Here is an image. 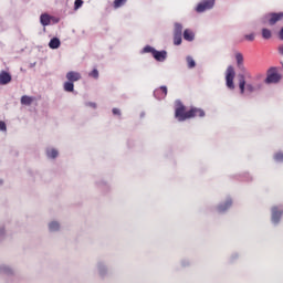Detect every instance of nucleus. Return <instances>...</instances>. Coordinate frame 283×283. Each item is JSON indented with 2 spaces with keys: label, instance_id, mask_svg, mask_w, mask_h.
Returning a JSON list of instances; mask_svg holds the SVG:
<instances>
[{
  "label": "nucleus",
  "instance_id": "1",
  "mask_svg": "<svg viewBox=\"0 0 283 283\" xmlns=\"http://www.w3.org/2000/svg\"><path fill=\"white\" fill-rule=\"evenodd\" d=\"M176 109H175V117L179 122L188 120V118H193V113L196 109H189L186 112V106L181 103V101L177 99L176 101Z\"/></svg>",
  "mask_w": 283,
  "mask_h": 283
},
{
  "label": "nucleus",
  "instance_id": "2",
  "mask_svg": "<svg viewBox=\"0 0 283 283\" xmlns=\"http://www.w3.org/2000/svg\"><path fill=\"white\" fill-rule=\"evenodd\" d=\"M234 77H235L234 67L232 65H229L226 70V85L228 88L233 90L235 87L233 82Z\"/></svg>",
  "mask_w": 283,
  "mask_h": 283
},
{
  "label": "nucleus",
  "instance_id": "3",
  "mask_svg": "<svg viewBox=\"0 0 283 283\" xmlns=\"http://www.w3.org/2000/svg\"><path fill=\"white\" fill-rule=\"evenodd\" d=\"M281 78H282V76H281V74L277 73V69L271 67L268 71L265 83L266 84L279 83L281 81Z\"/></svg>",
  "mask_w": 283,
  "mask_h": 283
},
{
  "label": "nucleus",
  "instance_id": "4",
  "mask_svg": "<svg viewBox=\"0 0 283 283\" xmlns=\"http://www.w3.org/2000/svg\"><path fill=\"white\" fill-rule=\"evenodd\" d=\"M283 217V209L279 210V207L274 206L271 208V223L279 226Z\"/></svg>",
  "mask_w": 283,
  "mask_h": 283
},
{
  "label": "nucleus",
  "instance_id": "5",
  "mask_svg": "<svg viewBox=\"0 0 283 283\" xmlns=\"http://www.w3.org/2000/svg\"><path fill=\"white\" fill-rule=\"evenodd\" d=\"M214 4L216 0H203L199 4H197L196 11L199 13L205 12L207 10L213 9Z\"/></svg>",
  "mask_w": 283,
  "mask_h": 283
},
{
  "label": "nucleus",
  "instance_id": "6",
  "mask_svg": "<svg viewBox=\"0 0 283 283\" xmlns=\"http://www.w3.org/2000/svg\"><path fill=\"white\" fill-rule=\"evenodd\" d=\"M233 205L232 198H227L223 202L217 206V212L220 214L226 213Z\"/></svg>",
  "mask_w": 283,
  "mask_h": 283
},
{
  "label": "nucleus",
  "instance_id": "7",
  "mask_svg": "<svg viewBox=\"0 0 283 283\" xmlns=\"http://www.w3.org/2000/svg\"><path fill=\"white\" fill-rule=\"evenodd\" d=\"M95 268L97 269V274H99V277L105 279L108 275V268L105 261H97V264H95Z\"/></svg>",
  "mask_w": 283,
  "mask_h": 283
},
{
  "label": "nucleus",
  "instance_id": "8",
  "mask_svg": "<svg viewBox=\"0 0 283 283\" xmlns=\"http://www.w3.org/2000/svg\"><path fill=\"white\" fill-rule=\"evenodd\" d=\"M0 275H4L7 277H14L15 271L14 269L9 264H0Z\"/></svg>",
  "mask_w": 283,
  "mask_h": 283
},
{
  "label": "nucleus",
  "instance_id": "9",
  "mask_svg": "<svg viewBox=\"0 0 283 283\" xmlns=\"http://www.w3.org/2000/svg\"><path fill=\"white\" fill-rule=\"evenodd\" d=\"M48 229L51 234H55L62 230V224L57 220H52L48 223Z\"/></svg>",
  "mask_w": 283,
  "mask_h": 283
},
{
  "label": "nucleus",
  "instance_id": "10",
  "mask_svg": "<svg viewBox=\"0 0 283 283\" xmlns=\"http://www.w3.org/2000/svg\"><path fill=\"white\" fill-rule=\"evenodd\" d=\"M12 81V75L7 71L0 73V85H7Z\"/></svg>",
  "mask_w": 283,
  "mask_h": 283
},
{
  "label": "nucleus",
  "instance_id": "11",
  "mask_svg": "<svg viewBox=\"0 0 283 283\" xmlns=\"http://www.w3.org/2000/svg\"><path fill=\"white\" fill-rule=\"evenodd\" d=\"M271 18L269 19V24L270 25H274L276 24V22H279L280 20L283 19V12H279V13H270Z\"/></svg>",
  "mask_w": 283,
  "mask_h": 283
},
{
  "label": "nucleus",
  "instance_id": "12",
  "mask_svg": "<svg viewBox=\"0 0 283 283\" xmlns=\"http://www.w3.org/2000/svg\"><path fill=\"white\" fill-rule=\"evenodd\" d=\"M153 57H155V60L159 61V62H164L167 59V51L161 50V51H157L155 50Z\"/></svg>",
  "mask_w": 283,
  "mask_h": 283
},
{
  "label": "nucleus",
  "instance_id": "13",
  "mask_svg": "<svg viewBox=\"0 0 283 283\" xmlns=\"http://www.w3.org/2000/svg\"><path fill=\"white\" fill-rule=\"evenodd\" d=\"M95 185H97V187H99V190H102L104 192H108L111 190V185L108 184V181H106L104 179L97 180V182H95Z\"/></svg>",
  "mask_w": 283,
  "mask_h": 283
},
{
  "label": "nucleus",
  "instance_id": "14",
  "mask_svg": "<svg viewBox=\"0 0 283 283\" xmlns=\"http://www.w3.org/2000/svg\"><path fill=\"white\" fill-rule=\"evenodd\" d=\"M235 61H237V66L240 71H245V66L243 64L244 57L242 53H235Z\"/></svg>",
  "mask_w": 283,
  "mask_h": 283
},
{
  "label": "nucleus",
  "instance_id": "15",
  "mask_svg": "<svg viewBox=\"0 0 283 283\" xmlns=\"http://www.w3.org/2000/svg\"><path fill=\"white\" fill-rule=\"evenodd\" d=\"M66 78L70 81V82H76V81H80L82 78L81 74L78 72H74V71H71L66 74Z\"/></svg>",
  "mask_w": 283,
  "mask_h": 283
},
{
  "label": "nucleus",
  "instance_id": "16",
  "mask_svg": "<svg viewBox=\"0 0 283 283\" xmlns=\"http://www.w3.org/2000/svg\"><path fill=\"white\" fill-rule=\"evenodd\" d=\"M238 78H239L240 93L244 94V92H245V84H247L245 76H244V74H239Z\"/></svg>",
  "mask_w": 283,
  "mask_h": 283
},
{
  "label": "nucleus",
  "instance_id": "17",
  "mask_svg": "<svg viewBox=\"0 0 283 283\" xmlns=\"http://www.w3.org/2000/svg\"><path fill=\"white\" fill-rule=\"evenodd\" d=\"M46 156L50 160H55V158L59 156V150L56 148H48Z\"/></svg>",
  "mask_w": 283,
  "mask_h": 283
},
{
  "label": "nucleus",
  "instance_id": "18",
  "mask_svg": "<svg viewBox=\"0 0 283 283\" xmlns=\"http://www.w3.org/2000/svg\"><path fill=\"white\" fill-rule=\"evenodd\" d=\"M33 101H34V97H32V96L23 95V96L21 97V104H22V105H28V106H30V105H32Z\"/></svg>",
  "mask_w": 283,
  "mask_h": 283
},
{
  "label": "nucleus",
  "instance_id": "19",
  "mask_svg": "<svg viewBox=\"0 0 283 283\" xmlns=\"http://www.w3.org/2000/svg\"><path fill=\"white\" fill-rule=\"evenodd\" d=\"M190 109H196L192 113V118H196V116H199V118H203V116H206V113L202 108L191 107Z\"/></svg>",
  "mask_w": 283,
  "mask_h": 283
},
{
  "label": "nucleus",
  "instance_id": "20",
  "mask_svg": "<svg viewBox=\"0 0 283 283\" xmlns=\"http://www.w3.org/2000/svg\"><path fill=\"white\" fill-rule=\"evenodd\" d=\"M182 29H184L182 24L176 22L174 24V35H182Z\"/></svg>",
  "mask_w": 283,
  "mask_h": 283
},
{
  "label": "nucleus",
  "instance_id": "21",
  "mask_svg": "<svg viewBox=\"0 0 283 283\" xmlns=\"http://www.w3.org/2000/svg\"><path fill=\"white\" fill-rule=\"evenodd\" d=\"M182 36L186 41H189V42L195 40V34L190 32L188 29L184 31Z\"/></svg>",
  "mask_w": 283,
  "mask_h": 283
},
{
  "label": "nucleus",
  "instance_id": "22",
  "mask_svg": "<svg viewBox=\"0 0 283 283\" xmlns=\"http://www.w3.org/2000/svg\"><path fill=\"white\" fill-rule=\"evenodd\" d=\"M50 48L55 50V49H59L60 45H61V41L59 38H53L50 43H49Z\"/></svg>",
  "mask_w": 283,
  "mask_h": 283
},
{
  "label": "nucleus",
  "instance_id": "23",
  "mask_svg": "<svg viewBox=\"0 0 283 283\" xmlns=\"http://www.w3.org/2000/svg\"><path fill=\"white\" fill-rule=\"evenodd\" d=\"M41 23L46 27L51 23V17L48 13H44L40 18Z\"/></svg>",
  "mask_w": 283,
  "mask_h": 283
},
{
  "label": "nucleus",
  "instance_id": "24",
  "mask_svg": "<svg viewBox=\"0 0 283 283\" xmlns=\"http://www.w3.org/2000/svg\"><path fill=\"white\" fill-rule=\"evenodd\" d=\"M262 38L265 40H270L272 38V31L270 29L263 28L261 30Z\"/></svg>",
  "mask_w": 283,
  "mask_h": 283
},
{
  "label": "nucleus",
  "instance_id": "25",
  "mask_svg": "<svg viewBox=\"0 0 283 283\" xmlns=\"http://www.w3.org/2000/svg\"><path fill=\"white\" fill-rule=\"evenodd\" d=\"M186 61H187V66H188V69H193V67H196V61L193 60L192 56H187V57H186Z\"/></svg>",
  "mask_w": 283,
  "mask_h": 283
},
{
  "label": "nucleus",
  "instance_id": "26",
  "mask_svg": "<svg viewBox=\"0 0 283 283\" xmlns=\"http://www.w3.org/2000/svg\"><path fill=\"white\" fill-rule=\"evenodd\" d=\"M64 90H65L66 92H73V91H74V83L71 82V81L65 82V84H64Z\"/></svg>",
  "mask_w": 283,
  "mask_h": 283
},
{
  "label": "nucleus",
  "instance_id": "27",
  "mask_svg": "<svg viewBox=\"0 0 283 283\" xmlns=\"http://www.w3.org/2000/svg\"><path fill=\"white\" fill-rule=\"evenodd\" d=\"M126 2H127V0H115V2H113V7L115 9H118V8L123 7Z\"/></svg>",
  "mask_w": 283,
  "mask_h": 283
},
{
  "label": "nucleus",
  "instance_id": "28",
  "mask_svg": "<svg viewBox=\"0 0 283 283\" xmlns=\"http://www.w3.org/2000/svg\"><path fill=\"white\" fill-rule=\"evenodd\" d=\"M6 235H7L6 226H4V223H1V222H0V239L6 238Z\"/></svg>",
  "mask_w": 283,
  "mask_h": 283
},
{
  "label": "nucleus",
  "instance_id": "29",
  "mask_svg": "<svg viewBox=\"0 0 283 283\" xmlns=\"http://www.w3.org/2000/svg\"><path fill=\"white\" fill-rule=\"evenodd\" d=\"M182 43V35H174V44L180 45Z\"/></svg>",
  "mask_w": 283,
  "mask_h": 283
},
{
  "label": "nucleus",
  "instance_id": "30",
  "mask_svg": "<svg viewBox=\"0 0 283 283\" xmlns=\"http://www.w3.org/2000/svg\"><path fill=\"white\" fill-rule=\"evenodd\" d=\"M275 163H283V153H276L274 155Z\"/></svg>",
  "mask_w": 283,
  "mask_h": 283
},
{
  "label": "nucleus",
  "instance_id": "31",
  "mask_svg": "<svg viewBox=\"0 0 283 283\" xmlns=\"http://www.w3.org/2000/svg\"><path fill=\"white\" fill-rule=\"evenodd\" d=\"M180 266L182 269L189 268L190 266V261L188 259H184L180 261Z\"/></svg>",
  "mask_w": 283,
  "mask_h": 283
},
{
  "label": "nucleus",
  "instance_id": "32",
  "mask_svg": "<svg viewBox=\"0 0 283 283\" xmlns=\"http://www.w3.org/2000/svg\"><path fill=\"white\" fill-rule=\"evenodd\" d=\"M155 51H156V49H154V48L150 46V45H146V46L144 48V53H153V55H154Z\"/></svg>",
  "mask_w": 283,
  "mask_h": 283
},
{
  "label": "nucleus",
  "instance_id": "33",
  "mask_svg": "<svg viewBox=\"0 0 283 283\" xmlns=\"http://www.w3.org/2000/svg\"><path fill=\"white\" fill-rule=\"evenodd\" d=\"M88 76H93L95 78H98V76H99L98 70L94 69L91 73H88Z\"/></svg>",
  "mask_w": 283,
  "mask_h": 283
},
{
  "label": "nucleus",
  "instance_id": "34",
  "mask_svg": "<svg viewBox=\"0 0 283 283\" xmlns=\"http://www.w3.org/2000/svg\"><path fill=\"white\" fill-rule=\"evenodd\" d=\"M245 90L249 92V93H253L255 91L254 86L252 84H247L245 85Z\"/></svg>",
  "mask_w": 283,
  "mask_h": 283
},
{
  "label": "nucleus",
  "instance_id": "35",
  "mask_svg": "<svg viewBox=\"0 0 283 283\" xmlns=\"http://www.w3.org/2000/svg\"><path fill=\"white\" fill-rule=\"evenodd\" d=\"M83 0H75V10L80 9L83 6Z\"/></svg>",
  "mask_w": 283,
  "mask_h": 283
},
{
  "label": "nucleus",
  "instance_id": "36",
  "mask_svg": "<svg viewBox=\"0 0 283 283\" xmlns=\"http://www.w3.org/2000/svg\"><path fill=\"white\" fill-rule=\"evenodd\" d=\"M0 132H7V124L0 120Z\"/></svg>",
  "mask_w": 283,
  "mask_h": 283
},
{
  "label": "nucleus",
  "instance_id": "37",
  "mask_svg": "<svg viewBox=\"0 0 283 283\" xmlns=\"http://www.w3.org/2000/svg\"><path fill=\"white\" fill-rule=\"evenodd\" d=\"M244 38L249 41H253L255 39V34L251 33V34H245Z\"/></svg>",
  "mask_w": 283,
  "mask_h": 283
},
{
  "label": "nucleus",
  "instance_id": "38",
  "mask_svg": "<svg viewBox=\"0 0 283 283\" xmlns=\"http://www.w3.org/2000/svg\"><path fill=\"white\" fill-rule=\"evenodd\" d=\"M239 259V254L238 253H232L231 256H230V261L231 262H234Z\"/></svg>",
  "mask_w": 283,
  "mask_h": 283
},
{
  "label": "nucleus",
  "instance_id": "39",
  "mask_svg": "<svg viewBox=\"0 0 283 283\" xmlns=\"http://www.w3.org/2000/svg\"><path fill=\"white\" fill-rule=\"evenodd\" d=\"M86 107H92L93 109H96L97 105L94 102L86 103Z\"/></svg>",
  "mask_w": 283,
  "mask_h": 283
},
{
  "label": "nucleus",
  "instance_id": "40",
  "mask_svg": "<svg viewBox=\"0 0 283 283\" xmlns=\"http://www.w3.org/2000/svg\"><path fill=\"white\" fill-rule=\"evenodd\" d=\"M113 115L120 116V111L118 108H113Z\"/></svg>",
  "mask_w": 283,
  "mask_h": 283
},
{
  "label": "nucleus",
  "instance_id": "41",
  "mask_svg": "<svg viewBox=\"0 0 283 283\" xmlns=\"http://www.w3.org/2000/svg\"><path fill=\"white\" fill-rule=\"evenodd\" d=\"M159 88L161 90V92H164V96H166L167 93H168L167 86H161V87H159Z\"/></svg>",
  "mask_w": 283,
  "mask_h": 283
},
{
  "label": "nucleus",
  "instance_id": "42",
  "mask_svg": "<svg viewBox=\"0 0 283 283\" xmlns=\"http://www.w3.org/2000/svg\"><path fill=\"white\" fill-rule=\"evenodd\" d=\"M279 38H280V40H283V27L279 31Z\"/></svg>",
  "mask_w": 283,
  "mask_h": 283
},
{
  "label": "nucleus",
  "instance_id": "43",
  "mask_svg": "<svg viewBox=\"0 0 283 283\" xmlns=\"http://www.w3.org/2000/svg\"><path fill=\"white\" fill-rule=\"evenodd\" d=\"M277 52L280 55H283V44L277 48Z\"/></svg>",
  "mask_w": 283,
  "mask_h": 283
},
{
  "label": "nucleus",
  "instance_id": "44",
  "mask_svg": "<svg viewBox=\"0 0 283 283\" xmlns=\"http://www.w3.org/2000/svg\"><path fill=\"white\" fill-rule=\"evenodd\" d=\"M145 112H142V114L139 115L140 116V118H145Z\"/></svg>",
  "mask_w": 283,
  "mask_h": 283
},
{
  "label": "nucleus",
  "instance_id": "45",
  "mask_svg": "<svg viewBox=\"0 0 283 283\" xmlns=\"http://www.w3.org/2000/svg\"><path fill=\"white\" fill-rule=\"evenodd\" d=\"M158 92H159V90H156V91L154 92L155 97H157Z\"/></svg>",
  "mask_w": 283,
  "mask_h": 283
},
{
  "label": "nucleus",
  "instance_id": "46",
  "mask_svg": "<svg viewBox=\"0 0 283 283\" xmlns=\"http://www.w3.org/2000/svg\"><path fill=\"white\" fill-rule=\"evenodd\" d=\"M35 65V63L34 64H31V66L33 67Z\"/></svg>",
  "mask_w": 283,
  "mask_h": 283
}]
</instances>
